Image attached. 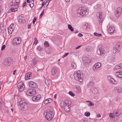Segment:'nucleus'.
<instances>
[{
  "instance_id": "nucleus-1",
  "label": "nucleus",
  "mask_w": 122,
  "mask_h": 122,
  "mask_svg": "<svg viewBox=\"0 0 122 122\" xmlns=\"http://www.w3.org/2000/svg\"><path fill=\"white\" fill-rule=\"evenodd\" d=\"M77 13L78 16L81 17L86 15L87 13L86 8L84 7H79L77 9Z\"/></svg>"
},
{
  "instance_id": "nucleus-2",
  "label": "nucleus",
  "mask_w": 122,
  "mask_h": 122,
  "mask_svg": "<svg viewBox=\"0 0 122 122\" xmlns=\"http://www.w3.org/2000/svg\"><path fill=\"white\" fill-rule=\"evenodd\" d=\"M83 74L80 71L74 72V77L76 81H78L81 82L83 81Z\"/></svg>"
},
{
  "instance_id": "nucleus-3",
  "label": "nucleus",
  "mask_w": 122,
  "mask_h": 122,
  "mask_svg": "<svg viewBox=\"0 0 122 122\" xmlns=\"http://www.w3.org/2000/svg\"><path fill=\"white\" fill-rule=\"evenodd\" d=\"M44 115H45V117L47 120H51L54 117V112L52 110L51 111H49L45 113Z\"/></svg>"
},
{
  "instance_id": "nucleus-4",
  "label": "nucleus",
  "mask_w": 122,
  "mask_h": 122,
  "mask_svg": "<svg viewBox=\"0 0 122 122\" xmlns=\"http://www.w3.org/2000/svg\"><path fill=\"white\" fill-rule=\"evenodd\" d=\"M102 14V12H99L97 14V17L99 21V24L101 25L102 24L103 20Z\"/></svg>"
},
{
  "instance_id": "nucleus-5",
  "label": "nucleus",
  "mask_w": 122,
  "mask_h": 122,
  "mask_svg": "<svg viewBox=\"0 0 122 122\" xmlns=\"http://www.w3.org/2000/svg\"><path fill=\"white\" fill-rule=\"evenodd\" d=\"M13 61V60L10 58L8 57L4 59L3 63L5 65L9 66L11 64Z\"/></svg>"
},
{
  "instance_id": "nucleus-6",
  "label": "nucleus",
  "mask_w": 122,
  "mask_h": 122,
  "mask_svg": "<svg viewBox=\"0 0 122 122\" xmlns=\"http://www.w3.org/2000/svg\"><path fill=\"white\" fill-rule=\"evenodd\" d=\"M36 94L35 90L34 89H30L28 90L26 92V95L27 96H32Z\"/></svg>"
},
{
  "instance_id": "nucleus-7",
  "label": "nucleus",
  "mask_w": 122,
  "mask_h": 122,
  "mask_svg": "<svg viewBox=\"0 0 122 122\" xmlns=\"http://www.w3.org/2000/svg\"><path fill=\"white\" fill-rule=\"evenodd\" d=\"M17 86L19 89V91L22 92L23 91L25 88V85L23 82H19L17 85Z\"/></svg>"
},
{
  "instance_id": "nucleus-8",
  "label": "nucleus",
  "mask_w": 122,
  "mask_h": 122,
  "mask_svg": "<svg viewBox=\"0 0 122 122\" xmlns=\"http://www.w3.org/2000/svg\"><path fill=\"white\" fill-rule=\"evenodd\" d=\"M107 29L108 32L110 34H112L115 30L114 27L109 25H107Z\"/></svg>"
},
{
  "instance_id": "nucleus-9",
  "label": "nucleus",
  "mask_w": 122,
  "mask_h": 122,
  "mask_svg": "<svg viewBox=\"0 0 122 122\" xmlns=\"http://www.w3.org/2000/svg\"><path fill=\"white\" fill-rule=\"evenodd\" d=\"M21 42V39L19 37L15 38L12 41V42L14 45H17L20 44Z\"/></svg>"
},
{
  "instance_id": "nucleus-10",
  "label": "nucleus",
  "mask_w": 122,
  "mask_h": 122,
  "mask_svg": "<svg viewBox=\"0 0 122 122\" xmlns=\"http://www.w3.org/2000/svg\"><path fill=\"white\" fill-rule=\"evenodd\" d=\"M14 27V24L12 23L8 28V31L9 35L11 34L13 31V28Z\"/></svg>"
},
{
  "instance_id": "nucleus-11",
  "label": "nucleus",
  "mask_w": 122,
  "mask_h": 122,
  "mask_svg": "<svg viewBox=\"0 0 122 122\" xmlns=\"http://www.w3.org/2000/svg\"><path fill=\"white\" fill-rule=\"evenodd\" d=\"M19 0H13L10 3V5L12 6H16L17 7L19 5Z\"/></svg>"
},
{
  "instance_id": "nucleus-12",
  "label": "nucleus",
  "mask_w": 122,
  "mask_h": 122,
  "mask_svg": "<svg viewBox=\"0 0 122 122\" xmlns=\"http://www.w3.org/2000/svg\"><path fill=\"white\" fill-rule=\"evenodd\" d=\"M108 79L109 82L112 84H115L117 83V81L115 80L110 76L108 77Z\"/></svg>"
},
{
  "instance_id": "nucleus-13",
  "label": "nucleus",
  "mask_w": 122,
  "mask_h": 122,
  "mask_svg": "<svg viewBox=\"0 0 122 122\" xmlns=\"http://www.w3.org/2000/svg\"><path fill=\"white\" fill-rule=\"evenodd\" d=\"M18 22L20 23H23L25 21V18L21 15H19L17 17Z\"/></svg>"
},
{
  "instance_id": "nucleus-14",
  "label": "nucleus",
  "mask_w": 122,
  "mask_h": 122,
  "mask_svg": "<svg viewBox=\"0 0 122 122\" xmlns=\"http://www.w3.org/2000/svg\"><path fill=\"white\" fill-rule=\"evenodd\" d=\"M102 64L99 62H97L95 63V65L92 66L93 69L94 70L96 69V68H100Z\"/></svg>"
},
{
  "instance_id": "nucleus-15",
  "label": "nucleus",
  "mask_w": 122,
  "mask_h": 122,
  "mask_svg": "<svg viewBox=\"0 0 122 122\" xmlns=\"http://www.w3.org/2000/svg\"><path fill=\"white\" fill-rule=\"evenodd\" d=\"M29 86L33 88H36L37 87L36 84L33 81H31L29 84Z\"/></svg>"
},
{
  "instance_id": "nucleus-16",
  "label": "nucleus",
  "mask_w": 122,
  "mask_h": 122,
  "mask_svg": "<svg viewBox=\"0 0 122 122\" xmlns=\"http://www.w3.org/2000/svg\"><path fill=\"white\" fill-rule=\"evenodd\" d=\"M99 51L100 52V54L101 56H102L104 54L105 51L104 49L102 48L101 46L99 47H98V51Z\"/></svg>"
},
{
  "instance_id": "nucleus-17",
  "label": "nucleus",
  "mask_w": 122,
  "mask_h": 122,
  "mask_svg": "<svg viewBox=\"0 0 122 122\" xmlns=\"http://www.w3.org/2000/svg\"><path fill=\"white\" fill-rule=\"evenodd\" d=\"M58 68L56 67H53L51 70L52 76H55L57 72Z\"/></svg>"
},
{
  "instance_id": "nucleus-18",
  "label": "nucleus",
  "mask_w": 122,
  "mask_h": 122,
  "mask_svg": "<svg viewBox=\"0 0 122 122\" xmlns=\"http://www.w3.org/2000/svg\"><path fill=\"white\" fill-rule=\"evenodd\" d=\"M69 105L70 104L68 103V100H66L63 102V104L62 103L61 104V106L62 107L64 108L66 106H69Z\"/></svg>"
},
{
  "instance_id": "nucleus-19",
  "label": "nucleus",
  "mask_w": 122,
  "mask_h": 122,
  "mask_svg": "<svg viewBox=\"0 0 122 122\" xmlns=\"http://www.w3.org/2000/svg\"><path fill=\"white\" fill-rule=\"evenodd\" d=\"M115 75L117 77L122 78V71H117Z\"/></svg>"
},
{
  "instance_id": "nucleus-20",
  "label": "nucleus",
  "mask_w": 122,
  "mask_h": 122,
  "mask_svg": "<svg viewBox=\"0 0 122 122\" xmlns=\"http://www.w3.org/2000/svg\"><path fill=\"white\" fill-rule=\"evenodd\" d=\"M41 96L40 95H37V96L33 97L32 98V99L33 101L38 100H39L41 98Z\"/></svg>"
},
{
  "instance_id": "nucleus-21",
  "label": "nucleus",
  "mask_w": 122,
  "mask_h": 122,
  "mask_svg": "<svg viewBox=\"0 0 122 122\" xmlns=\"http://www.w3.org/2000/svg\"><path fill=\"white\" fill-rule=\"evenodd\" d=\"M91 60L88 58L86 57L85 59L83 60V62L86 65L89 64Z\"/></svg>"
},
{
  "instance_id": "nucleus-22",
  "label": "nucleus",
  "mask_w": 122,
  "mask_h": 122,
  "mask_svg": "<svg viewBox=\"0 0 122 122\" xmlns=\"http://www.w3.org/2000/svg\"><path fill=\"white\" fill-rule=\"evenodd\" d=\"M31 73L30 72H29L26 73L25 76V80L30 79V77L31 76Z\"/></svg>"
},
{
  "instance_id": "nucleus-23",
  "label": "nucleus",
  "mask_w": 122,
  "mask_h": 122,
  "mask_svg": "<svg viewBox=\"0 0 122 122\" xmlns=\"http://www.w3.org/2000/svg\"><path fill=\"white\" fill-rule=\"evenodd\" d=\"M94 8L95 10H100L102 8V7L100 4H97L94 7Z\"/></svg>"
},
{
  "instance_id": "nucleus-24",
  "label": "nucleus",
  "mask_w": 122,
  "mask_h": 122,
  "mask_svg": "<svg viewBox=\"0 0 122 122\" xmlns=\"http://www.w3.org/2000/svg\"><path fill=\"white\" fill-rule=\"evenodd\" d=\"M28 103H25V104H21L20 105H19L20 106V108L21 109H22L23 108H24L26 109L27 108V104Z\"/></svg>"
},
{
  "instance_id": "nucleus-25",
  "label": "nucleus",
  "mask_w": 122,
  "mask_h": 122,
  "mask_svg": "<svg viewBox=\"0 0 122 122\" xmlns=\"http://www.w3.org/2000/svg\"><path fill=\"white\" fill-rule=\"evenodd\" d=\"M27 101L24 99H22L20 101L19 105H20L21 104H25L27 103Z\"/></svg>"
},
{
  "instance_id": "nucleus-26",
  "label": "nucleus",
  "mask_w": 122,
  "mask_h": 122,
  "mask_svg": "<svg viewBox=\"0 0 122 122\" xmlns=\"http://www.w3.org/2000/svg\"><path fill=\"white\" fill-rule=\"evenodd\" d=\"M52 101V99L49 98L46 99L44 101V104H46L48 103H51Z\"/></svg>"
},
{
  "instance_id": "nucleus-27",
  "label": "nucleus",
  "mask_w": 122,
  "mask_h": 122,
  "mask_svg": "<svg viewBox=\"0 0 122 122\" xmlns=\"http://www.w3.org/2000/svg\"><path fill=\"white\" fill-rule=\"evenodd\" d=\"M122 68V64H121L115 66L114 69L116 70H117L119 69Z\"/></svg>"
},
{
  "instance_id": "nucleus-28",
  "label": "nucleus",
  "mask_w": 122,
  "mask_h": 122,
  "mask_svg": "<svg viewBox=\"0 0 122 122\" xmlns=\"http://www.w3.org/2000/svg\"><path fill=\"white\" fill-rule=\"evenodd\" d=\"M120 50V49L115 48H114L113 50V52L115 53L116 54L119 53Z\"/></svg>"
},
{
  "instance_id": "nucleus-29",
  "label": "nucleus",
  "mask_w": 122,
  "mask_h": 122,
  "mask_svg": "<svg viewBox=\"0 0 122 122\" xmlns=\"http://www.w3.org/2000/svg\"><path fill=\"white\" fill-rule=\"evenodd\" d=\"M70 105H69V106H66L64 107L65 111L67 112H69L70 110Z\"/></svg>"
},
{
  "instance_id": "nucleus-30",
  "label": "nucleus",
  "mask_w": 122,
  "mask_h": 122,
  "mask_svg": "<svg viewBox=\"0 0 122 122\" xmlns=\"http://www.w3.org/2000/svg\"><path fill=\"white\" fill-rule=\"evenodd\" d=\"M121 114V111L120 110H117L116 112V115L115 116L116 117H118Z\"/></svg>"
},
{
  "instance_id": "nucleus-31",
  "label": "nucleus",
  "mask_w": 122,
  "mask_h": 122,
  "mask_svg": "<svg viewBox=\"0 0 122 122\" xmlns=\"http://www.w3.org/2000/svg\"><path fill=\"white\" fill-rule=\"evenodd\" d=\"M121 46V43L119 42L117 43L116 45L115 46L114 48H115L120 49V46Z\"/></svg>"
},
{
  "instance_id": "nucleus-32",
  "label": "nucleus",
  "mask_w": 122,
  "mask_h": 122,
  "mask_svg": "<svg viewBox=\"0 0 122 122\" xmlns=\"http://www.w3.org/2000/svg\"><path fill=\"white\" fill-rule=\"evenodd\" d=\"M116 90L118 93H121L122 92V88L120 87L117 88Z\"/></svg>"
},
{
  "instance_id": "nucleus-33",
  "label": "nucleus",
  "mask_w": 122,
  "mask_h": 122,
  "mask_svg": "<svg viewBox=\"0 0 122 122\" xmlns=\"http://www.w3.org/2000/svg\"><path fill=\"white\" fill-rule=\"evenodd\" d=\"M92 93L95 94H97L98 92L97 89L95 88H94L92 90Z\"/></svg>"
},
{
  "instance_id": "nucleus-34",
  "label": "nucleus",
  "mask_w": 122,
  "mask_h": 122,
  "mask_svg": "<svg viewBox=\"0 0 122 122\" xmlns=\"http://www.w3.org/2000/svg\"><path fill=\"white\" fill-rule=\"evenodd\" d=\"M122 12H120L118 10H116L115 11V14L117 16H118L121 15Z\"/></svg>"
},
{
  "instance_id": "nucleus-35",
  "label": "nucleus",
  "mask_w": 122,
  "mask_h": 122,
  "mask_svg": "<svg viewBox=\"0 0 122 122\" xmlns=\"http://www.w3.org/2000/svg\"><path fill=\"white\" fill-rule=\"evenodd\" d=\"M18 10V8H12L10 9V12H14L17 11ZM10 11V10H9Z\"/></svg>"
},
{
  "instance_id": "nucleus-36",
  "label": "nucleus",
  "mask_w": 122,
  "mask_h": 122,
  "mask_svg": "<svg viewBox=\"0 0 122 122\" xmlns=\"http://www.w3.org/2000/svg\"><path fill=\"white\" fill-rule=\"evenodd\" d=\"M68 28L72 31L74 30V28L70 24H68Z\"/></svg>"
},
{
  "instance_id": "nucleus-37",
  "label": "nucleus",
  "mask_w": 122,
  "mask_h": 122,
  "mask_svg": "<svg viewBox=\"0 0 122 122\" xmlns=\"http://www.w3.org/2000/svg\"><path fill=\"white\" fill-rule=\"evenodd\" d=\"M71 66L74 69L76 68V64L74 62L72 63Z\"/></svg>"
},
{
  "instance_id": "nucleus-38",
  "label": "nucleus",
  "mask_w": 122,
  "mask_h": 122,
  "mask_svg": "<svg viewBox=\"0 0 122 122\" xmlns=\"http://www.w3.org/2000/svg\"><path fill=\"white\" fill-rule=\"evenodd\" d=\"M94 34L95 36H97V37H100L102 35L101 34H98L96 32H94Z\"/></svg>"
},
{
  "instance_id": "nucleus-39",
  "label": "nucleus",
  "mask_w": 122,
  "mask_h": 122,
  "mask_svg": "<svg viewBox=\"0 0 122 122\" xmlns=\"http://www.w3.org/2000/svg\"><path fill=\"white\" fill-rule=\"evenodd\" d=\"M69 94L71 96L74 97L75 96L74 94L72 91H70L68 92Z\"/></svg>"
},
{
  "instance_id": "nucleus-40",
  "label": "nucleus",
  "mask_w": 122,
  "mask_h": 122,
  "mask_svg": "<svg viewBox=\"0 0 122 122\" xmlns=\"http://www.w3.org/2000/svg\"><path fill=\"white\" fill-rule=\"evenodd\" d=\"M90 113L88 112H86L85 113L84 115L86 117H89L90 116Z\"/></svg>"
},
{
  "instance_id": "nucleus-41",
  "label": "nucleus",
  "mask_w": 122,
  "mask_h": 122,
  "mask_svg": "<svg viewBox=\"0 0 122 122\" xmlns=\"http://www.w3.org/2000/svg\"><path fill=\"white\" fill-rule=\"evenodd\" d=\"M45 83L46 85L47 86H49V83L47 80H46L45 81Z\"/></svg>"
},
{
  "instance_id": "nucleus-42",
  "label": "nucleus",
  "mask_w": 122,
  "mask_h": 122,
  "mask_svg": "<svg viewBox=\"0 0 122 122\" xmlns=\"http://www.w3.org/2000/svg\"><path fill=\"white\" fill-rule=\"evenodd\" d=\"M109 116L112 118H113L114 117V118H115L116 117V116H115V115L113 116V114L112 113H110L109 114Z\"/></svg>"
},
{
  "instance_id": "nucleus-43",
  "label": "nucleus",
  "mask_w": 122,
  "mask_h": 122,
  "mask_svg": "<svg viewBox=\"0 0 122 122\" xmlns=\"http://www.w3.org/2000/svg\"><path fill=\"white\" fill-rule=\"evenodd\" d=\"M30 4H31V6H30V7L32 8V7L34 5V0H32L30 2Z\"/></svg>"
},
{
  "instance_id": "nucleus-44",
  "label": "nucleus",
  "mask_w": 122,
  "mask_h": 122,
  "mask_svg": "<svg viewBox=\"0 0 122 122\" xmlns=\"http://www.w3.org/2000/svg\"><path fill=\"white\" fill-rule=\"evenodd\" d=\"M44 45L46 47H48L49 46V45L47 41H46L44 43Z\"/></svg>"
},
{
  "instance_id": "nucleus-45",
  "label": "nucleus",
  "mask_w": 122,
  "mask_h": 122,
  "mask_svg": "<svg viewBox=\"0 0 122 122\" xmlns=\"http://www.w3.org/2000/svg\"><path fill=\"white\" fill-rule=\"evenodd\" d=\"M88 102L90 103L88 105L89 106H93L94 105V104L92 102L90 101H87V102Z\"/></svg>"
},
{
  "instance_id": "nucleus-46",
  "label": "nucleus",
  "mask_w": 122,
  "mask_h": 122,
  "mask_svg": "<svg viewBox=\"0 0 122 122\" xmlns=\"http://www.w3.org/2000/svg\"><path fill=\"white\" fill-rule=\"evenodd\" d=\"M37 49L39 51H42V49L41 47L40 46H38L37 47Z\"/></svg>"
},
{
  "instance_id": "nucleus-47",
  "label": "nucleus",
  "mask_w": 122,
  "mask_h": 122,
  "mask_svg": "<svg viewBox=\"0 0 122 122\" xmlns=\"http://www.w3.org/2000/svg\"><path fill=\"white\" fill-rule=\"evenodd\" d=\"M34 40H35V41L34 42V44H36L37 43V40L36 37L34 38Z\"/></svg>"
},
{
  "instance_id": "nucleus-48",
  "label": "nucleus",
  "mask_w": 122,
  "mask_h": 122,
  "mask_svg": "<svg viewBox=\"0 0 122 122\" xmlns=\"http://www.w3.org/2000/svg\"><path fill=\"white\" fill-rule=\"evenodd\" d=\"M1 101H0V106H1V105H4V101L3 100H2V99H1Z\"/></svg>"
},
{
  "instance_id": "nucleus-49",
  "label": "nucleus",
  "mask_w": 122,
  "mask_h": 122,
  "mask_svg": "<svg viewBox=\"0 0 122 122\" xmlns=\"http://www.w3.org/2000/svg\"><path fill=\"white\" fill-rule=\"evenodd\" d=\"M37 62V61L35 59H34L33 60V63L32 64V65H33L36 64Z\"/></svg>"
},
{
  "instance_id": "nucleus-50",
  "label": "nucleus",
  "mask_w": 122,
  "mask_h": 122,
  "mask_svg": "<svg viewBox=\"0 0 122 122\" xmlns=\"http://www.w3.org/2000/svg\"><path fill=\"white\" fill-rule=\"evenodd\" d=\"M122 9L121 7H119L117 8L116 10H118L120 12H122Z\"/></svg>"
},
{
  "instance_id": "nucleus-51",
  "label": "nucleus",
  "mask_w": 122,
  "mask_h": 122,
  "mask_svg": "<svg viewBox=\"0 0 122 122\" xmlns=\"http://www.w3.org/2000/svg\"><path fill=\"white\" fill-rule=\"evenodd\" d=\"M88 0H81V2L83 3H86Z\"/></svg>"
},
{
  "instance_id": "nucleus-52",
  "label": "nucleus",
  "mask_w": 122,
  "mask_h": 122,
  "mask_svg": "<svg viewBox=\"0 0 122 122\" xmlns=\"http://www.w3.org/2000/svg\"><path fill=\"white\" fill-rule=\"evenodd\" d=\"M5 45H3L1 47V50H3L5 48Z\"/></svg>"
},
{
  "instance_id": "nucleus-53",
  "label": "nucleus",
  "mask_w": 122,
  "mask_h": 122,
  "mask_svg": "<svg viewBox=\"0 0 122 122\" xmlns=\"http://www.w3.org/2000/svg\"><path fill=\"white\" fill-rule=\"evenodd\" d=\"M36 17H35L34 18V19L33 20V24H34L35 23L36 21Z\"/></svg>"
},
{
  "instance_id": "nucleus-54",
  "label": "nucleus",
  "mask_w": 122,
  "mask_h": 122,
  "mask_svg": "<svg viewBox=\"0 0 122 122\" xmlns=\"http://www.w3.org/2000/svg\"><path fill=\"white\" fill-rule=\"evenodd\" d=\"M68 54V53H66L65 54H64L63 56H62V58H63L64 57H65Z\"/></svg>"
},
{
  "instance_id": "nucleus-55",
  "label": "nucleus",
  "mask_w": 122,
  "mask_h": 122,
  "mask_svg": "<svg viewBox=\"0 0 122 122\" xmlns=\"http://www.w3.org/2000/svg\"><path fill=\"white\" fill-rule=\"evenodd\" d=\"M83 122H88V119H83Z\"/></svg>"
},
{
  "instance_id": "nucleus-56",
  "label": "nucleus",
  "mask_w": 122,
  "mask_h": 122,
  "mask_svg": "<svg viewBox=\"0 0 122 122\" xmlns=\"http://www.w3.org/2000/svg\"><path fill=\"white\" fill-rule=\"evenodd\" d=\"M78 36L80 37H81L83 36V35L81 33H79L78 34Z\"/></svg>"
},
{
  "instance_id": "nucleus-57",
  "label": "nucleus",
  "mask_w": 122,
  "mask_h": 122,
  "mask_svg": "<svg viewBox=\"0 0 122 122\" xmlns=\"http://www.w3.org/2000/svg\"><path fill=\"white\" fill-rule=\"evenodd\" d=\"M46 4V3H45V2H43L42 4V7L45 5V4Z\"/></svg>"
},
{
  "instance_id": "nucleus-58",
  "label": "nucleus",
  "mask_w": 122,
  "mask_h": 122,
  "mask_svg": "<svg viewBox=\"0 0 122 122\" xmlns=\"http://www.w3.org/2000/svg\"><path fill=\"white\" fill-rule=\"evenodd\" d=\"M26 4V2H24L23 3V7H24V6H25Z\"/></svg>"
},
{
  "instance_id": "nucleus-59",
  "label": "nucleus",
  "mask_w": 122,
  "mask_h": 122,
  "mask_svg": "<svg viewBox=\"0 0 122 122\" xmlns=\"http://www.w3.org/2000/svg\"><path fill=\"white\" fill-rule=\"evenodd\" d=\"M45 9H44L42 12L41 13V14H40L41 15H42L43 16V15L44 13V10Z\"/></svg>"
},
{
  "instance_id": "nucleus-60",
  "label": "nucleus",
  "mask_w": 122,
  "mask_h": 122,
  "mask_svg": "<svg viewBox=\"0 0 122 122\" xmlns=\"http://www.w3.org/2000/svg\"><path fill=\"white\" fill-rule=\"evenodd\" d=\"M49 4V3H46V4H45V5L44 6V7H47V6Z\"/></svg>"
},
{
  "instance_id": "nucleus-61",
  "label": "nucleus",
  "mask_w": 122,
  "mask_h": 122,
  "mask_svg": "<svg viewBox=\"0 0 122 122\" xmlns=\"http://www.w3.org/2000/svg\"><path fill=\"white\" fill-rule=\"evenodd\" d=\"M81 45H79V46H77V47H76V49H78L80 47H81Z\"/></svg>"
},
{
  "instance_id": "nucleus-62",
  "label": "nucleus",
  "mask_w": 122,
  "mask_h": 122,
  "mask_svg": "<svg viewBox=\"0 0 122 122\" xmlns=\"http://www.w3.org/2000/svg\"><path fill=\"white\" fill-rule=\"evenodd\" d=\"M16 71V70H15L13 72V75H15V72Z\"/></svg>"
},
{
  "instance_id": "nucleus-63",
  "label": "nucleus",
  "mask_w": 122,
  "mask_h": 122,
  "mask_svg": "<svg viewBox=\"0 0 122 122\" xmlns=\"http://www.w3.org/2000/svg\"><path fill=\"white\" fill-rule=\"evenodd\" d=\"M97 117H101V115L100 114H98L97 115Z\"/></svg>"
},
{
  "instance_id": "nucleus-64",
  "label": "nucleus",
  "mask_w": 122,
  "mask_h": 122,
  "mask_svg": "<svg viewBox=\"0 0 122 122\" xmlns=\"http://www.w3.org/2000/svg\"><path fill=\"white\" fill-rule=\"evenodd\" d=\"M30 0H27V1H26V2L27 3H29V2H30Z\"/></svg>"
}]
</instances>
